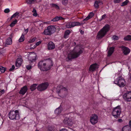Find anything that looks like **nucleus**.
Wrapping results in <instances>:
<instances>
[{"label":"nucleus","instance_id":"423d86ee","mask_svg":"<svg viewBox=\"0 0 131 131\" xmlns=\"http://www.w3.org/2000/svg\"><path fill=\"white\" fill-rule=\"evenodd\" d=\"M55 29V27L53 26H48L47 29L44 30L43 33L45 35H50L54 32Z\"/></svg>","mask_w":131,"mask_h":131},{"label":"nucleus","instance_id":"9d476101","mask_svg":"<svg viewBox=\"0 0 131 131\" xmlns=\"http://www.w3.org/2000/svg\"><path fill=\"white\" fill-rule=\"evenodd\" d=\"M98 119V116L96 114H94L90 117V121L91 124L94 125L97 123Z\"/></svg>","mask_w":131,"mask_h":131},{"label":"nucleus","instance_id":"864d4df0","mask_svg":"<svg viewBox=\"0 0 131 131\" xmlns=\"http://www.w3.org/2000/svg\"><path fill=\"white\" fill-rule=\"evenodd\" d=\"M32 12L33 13H34L36 12H36V10L35 9V8H33V10L32 11Z\"/></svg>","mask_w":131,"mask_h":131},{"label":"nucleus","instance_id":"2eb2a0df","mask_svg":"<svg viewBox=\"0 0 131 131\" xmlns=\"http://www.w3.org/2000/svg\"><path fill=\"white\" fill-rule=\"evenodd\" d=\"M121 48L123 53L124 55H126L128 54L130 52V50L128 47L124 46H122Z\"/></svg>","mask_w":131,"mask_h":131},{"label":"nucleus","instance_id":"4468645a","mask_svg":"<svg viewBox=\"0 0 131 131\" xmlns=\"http://www.w3.org/2000/svg\"><path fill=\"white\" fill-rule=\"evenodd\" d=\"M99 68V65L96 63H93L91 65L89 68V71L93 72Z\"/></svg>","mask_w":131,"mask_h":131},{"label":"nucleus","instance_id":"c03bdc74","mask_svg":"<svg viewBox=\"0 0 131 131\" xmlns=\"http://www.w3.org/2000/svg\"><path fill=\"white\" fill-rule=\"evenodd\" d=\"M41 41H39L37 42L36 43V46H38L40 44H41Z\"/></svg>","mask_w":131,"mask_h":131},{"label":"nucleus","instance_id":"a878e982","mask_svg":"<svg viewBox=\"0 0 131 131\" xmlns=\"http://www.w3.org/2000/svg\"><path fill=\"white\" fill-rule=\"evenodd\" d=\"M70 32L69 30H67L66 31L64 32V38H66L68 37V36L69 34L70 33Z\"/></svg>","mask_w":131,"mask_h":131},{"label":"nucleus","instance_id":"4c0bfd02","mask_svg":"<svg viewBox=\"0 0 131 131\" xmlns=\"http://www.w3.org/2000/svg\"><path fill=\"white\" fill-rule=\"evenodd\" d=\"M68 3V1L67 0H63L62 1V4L64 5H67Z\"/></svg>","mask_w":131,"mask_h":131},{"label":"nucleus","instance_id":"4d7b16f0","mask_svg":"<svg viewBox=\"0 0 131 131\" xmlns=\"http://www.w3.org/2000/svg\"><path fill=\"white\" fill-rule=\"evenodd\" d=\"M2 94H2V93L0 94V96H1V95H2Z\"/></svg>","mask_w":131,"mask_h":131},{"label":"nucleus","instance_id":"ea45409f","mask_svg":"<svg viewBox=\"0 0 131 131\" xmlns=\"http://www.w3.org/2000/svg\"><path fill=\"white\" fill-rule=\"evenodd\" d=\"M54 129V127L53 126H51L48 127V130L49 131H53Z\"/></svg>","mask_w":131,"mask_h":131},{"label":"nucleus","instance_id":"a18cd8bd","mask_svg":"<svg viewBox=\"0 0 131 131\" xmlns=\"http://www.w3.org/2000/svg\"><path fill=\"white\" fill-rule=\"evenodd\" d=\"M90 19V18L88 16H87L86 18L84 19L83 20V21H87V20H88L89 19Z\"/></svg>","mask_w":131,"mask_h":131},{"label":"nucleus","instance_id":"2f4dec72","mask_svg":"<svg viewBox=\"0 0 131 131\" xmlns=\"http://www.w3.org/2000/svg\"><path fill=\"white\" fill-rule=\"evenodd\" d=\"M6 70V68L2 66H0V71L2 73H4Z\"/></svg>","mask_w":131,"mask_h":131},{"label":"nucleus","instance_id":"aec40b11","mask_svg":"<svg viewBox=\"0 0 131 131\" xmlns=\"http://www.w3.org/2000/svg\"><path fill=\"white\" fill-rule=\"evenodd\" d=\"M63 19V18L61 16H56L55 17L51 20V21L53 22L57 21L60 20H62Z\"/></svg>","mask_w":131,"mask_h":131},{"label":"nucleus","instance_id":"c756f323","mask_svg":"<svg viewBox=\"0 0 131 131\" xmlns=\"http://www.w3.org/2000/svg\"><path fill=\"white\" fill-rule=\"evenodd\" d=\"M51 5L52 7H54L57 9H60L59 6L56 4L52 3L51 4Z\"/></svg>","mask_w":131,"mask_h":131},{"label":"nucleus","instance_id":"3c124183","mask_svg":"<svg viewBox=\"0 0 131 131\" xmlns=\"http://www.w3.org/2000/svg\"><path fill=\"white\" fill-rule=\"evenodd\" d=\"M60 131H68L67 129L65 128H64L61 129Z\"/></svg>","mask_w":131,"mask_h":131},{"label":"nucleus","instance_id":"e433bc0d","mask_svg":"<svg viewBox=\"0 0 131 131\" xmlns=\"http://www.w3.org/2000/svg\"><path fill=\"white\" fill-rule=\"evenodd\" d=\"M94 14L92 12L90 13L89 15H88V16L90 19L92 18L94 16Z\"/></svg>","mask_w":131,"mask_h":131},{"label":"nucleus","instance_id":"a19ab883","mask_svg":"<svg viewBox=\"0 0 131 131\" xmlns=\"http://www.w3.org/2000/svg\"><path fill=\"white\" fill-rule=\"evenodd\" d=\"M15 66L14 65H13L12 66L11 68H10L9 69V70L10 71H11L13 70H14V69H15Z\"/></svg>","mask_w":131,"mask_h":131},{"label":"nucleus","instance_id":"a211bd4d","mask_svg":"<svg viewBox=\"0 0 131 131\" xmlns=\"http://www.w3.org/2000/svg\"><path fill=\"white\" fill-rule=\"evenodd\" d=\"M23 61L22 59L21 58H18L16 62V67L20 66L22 63Z\"/></svg>","mask_w":131,"mask_h":131},{"label":"nucleus","instance_id":"c9c22d12","mask_svg":"<svg viewBox=\"0 0 131 131\" xmlns=\"http://www.w3.org/2000/svg\"><path fill=\"white\" fill-rule=\"evenodd\" d=\"M107 18V16H106V14H105L103 15L102 16V17H101V19L100 20H101L103 19H105L106 18Z\"/></svg>","mask_w":131,"mask_h":131},{"label":"nucleus","instance_id":"dca6fc26","mask_svg":"<svg viewBox=\"0 0 131 131\" xmlns=\"http://www.w3.org/2000/svg\"><path fill=\"white\" fill-rule=\"evenodd\" d=\"M28 89L27 87V86L25 85L21 88L19 92V93L20 94L23 95L26 92Z\"/></svg>","mask_w":131,"mask_h":131},{"label":"nucleus","instance_id":"79ce46f5","mask_svg":"<svg viewBox=\"0 0 131 131\" xmlns=\"http://www.w3.org/2000/svg\"><path fill=\"white\" fill-rule=\"evenodd\" d=\"M10 12V10L9 8H6L4 10V12L5 13H8Z\"/></svg>","mask_w":131,"mask_h":131},{"label":"nucleus","instance_id":"9b49d317","mask_svg":"<svg viewBox=\"0 0 131 131\" xmlns=\"http://www.w3.org/2000/svg\"><path fill=\"white\" fill-rule=\"evenodd\" d=\"M123 98L127 102L131 101V91H127L123 95Z\"/></svg>","mask_w":131,"mask_h":131},{"label":"nucleus","instance_id":"f257e3e1","mask_svg":"<svg viewBox=\"0 0 131 131\" xmlns=\"http://www.w3.org/2000/svg\"><path fill=\"white\" fill-rule=\"evenodd\" d=\"M77 41L74 42L73 43V46H76L73 50L71 52L69 53L66 58V61H68L72 59L77 58L83 52V49L79 45V43H77Z\"/></svg>","mask_w":131,"mask_h":131},{"label":"nucleus","instance_id":"c85d7f7f","mask_svg":"<svg viewBox=\"0 0 131 131\" xmlns=\"http://www.w3.org/2000/svg\"><path fill=\"white\" fill-rule=\"evenodd\" d=\"M12 39L10 38H8L6 40V43L7 45H10L12 44Z\"/></svg>","mask_w":131,"mask_h":131},{"label":"nucleus","instance_id":"39448f33","mask_svg":"<svg viewBox=\"0 0 131 131\" xmlns=\"http://www.w3.org/2000/svg\"><path fill=\"white\" fill-rule=\"evenodd\" d=\"M125 82V80L123 77L121 76H119L114 81V82L115 84L117 85L119 87H122L125 85L124 83Z\"/></svg>","mask_w":131,"mask_h":131},{"label":"nucleus","instance_id":"bf43d9fd","mask_svg":"<svg viewBox=\"0 0 131 131\" xmlns=\"http://www.w3.org/2000/svg\"><path fill=\"white\" fill-rule=\"evenodd\" d=\"M59 106H60V107L61 106V105H60Z\"/></svg>","mask_w":131,"mask_h":131},{"label":"nucleus","instance_id":"7ed1b4c3","mask_svg":"<svg viewBox=\"0 0 131 131\" xmlns=\"http://www.w3.org/2000/svg\"><path fill=\"white\" fill-rule=\"evenodd\" d=\"M110 25L108 24H106L98 32L96 37V38L100 40L106 34L107 32L110 29Z\"/></svg>","mask_w":131,"mask_h":131},{"label":"nucleus","instance_id":"6e6552de","mask_svg":"<svg viewBox=\"0 0 131 131\" xmlns=\"http://www.w3.org/2000/svg\"><path fill=\"white\" fill-rule=\"evenodd\" d=\"M49 85L47 82H45L39 84L37 88L38 90L42 91L46 89Z\"/></svg>","mask_w":131,"mask_h":131},{"label":"nucleus","instance_id":"4be33fe9","mask_svg":"<svg viewBox=\"0 0 131 131\" xmlns=\"http://www.w3.org/2000/svg\"><path fill=\"white\" fill-rule=\"evenodd\" d=\"M122 131H131V127L128 125L124 126L122 129Z\"/></svg>","mask_w":131,"mask_h":131},{"label":"nucleus","instance_id":"f8f14e48","mask_svg":"<svg viewBox=\"0 0 131 131\" xmlns=\"http://www.w3.org/2000/svg\"><path fill=\"white\" fill-rule=\"evenodd\" d=\"M63 123L66 125L71 126L73 124V122L71 119L69 117H66L63 121Z\"/></svg>","mask_w":131,"mask_h":131},{"label":"nucleus","instance_id":"412c9836","mask_svg":"<svg viewBox=\"0 0 131 131\" xmlns=\"http://www.w3.org/2000/svg\"><path fill=\"white\" fill-rule=\"evenodd\" d=\"M26 2L27 4L31 5L35 4L37 3V0H26Z\"/></svg>","mask_w":131,"mask_h":131},{"label":"nucleus","instance_id":"37998d69","mask_svg":"<svg viewBox=\"0 0 131 131\" xmlns=\"http://www.w3.org/2000/svg\"><path fill=\"white\" fill-rule=\"evenodd\" d=\"M121 0H114V2L115 4L119 3L120 2Z\"/></svg>","mask_w":131,"mask_h":131},{"label":"nucleus","instance_id":"603ef678","mask_svg":"<svg viewBox=\"0 0 131 131\" xmlns=\"http://www.w3.org/2000/svg\"><path fill=\"white\" fill-rule=\"evenodd\" d=\"M118 121L119 122H121L123 121V120L121 119H119L118 120Z\"/></svg>","mask_w":131,"mask_h":131},{"label":"nucleus","instance_id":"473e14b6","mask_svg":"<svg viewBox=\"0 0 131 131\" xmlns=\"http://www.w3.org/2000/svg\"><path fill=\"white\" fill-rule=\"evenodd\" d=\"M17 20L16 19H15L10 24V26L11 27L14 26L17 23Z\"/></svg>","mask_w":131,"mask_h":131},{"label":"nucleus","instance_id":"8fccbe9b","mask_svg":"<svg viewBox=\"0 0 131 131\" xmlns=\"http://www.w3.org/2000/svg\"><path fill=\"white\" fill-rule=\"evenodd\" d=\"M37 14L36 12L34 13L33 14V15L35 17H36L37 16Z\"/></svg>","mask_w":131,"mask_h":131},{"label":"nucleus","instance_id":"f03ea898","mask_svg":"<svg viewBox=\"0 0 131 131\" xmlns=\"http://www.w3.org/2000/svg\"><path fill=\"white\" fill-rule=\"evenodd\" d=\"M53 62L50 61L49 62L45 63L42 61H40L38 64V67L42 71H47L49 70L53 65Z\"/></svg>","mask_w":131,"mask_h":131},{"label":"nucleus","instance_id":"ddd939ff","mask_svg":"<svg viewBox=\"0 0 131 131\" xmlns=\"http://www.w3.org/2000/svg\"><path fill=\"white\" fill-rule=\"evenodd\" d=\"M57 92L59 95L63 91H67V89L62 85H58L56 88Z\"/></svg>","mask_w":131,"mask_h":131},{"label":"nucleus","instance_id":"393cba45","mask_svg":"<svg viewBox=\"0 0 131 131\" xmlns=\"http://www.w3.org/2000/svg\"><path fill=\"white\" fill-rule=\"evenodd\" d=\"M62 111V108L60 107H58L55 110L54 112L57 114H59Z\"/></svg>","mask_w":131,"mask_h":131},{"label":"nucleus","instance_id":"6ab92c4d","mask_svg":"<svg viewBox=\"0 0 131 131\" xmlns=\"http://www.w3.org/2000/svg\"><path fill=\"white\" fill-rule=\"evenodd\" d=\"M114 49L115 48L114 47L110 48L107 52V56L108 57H110L112 55L114 51Z\"/></svg>","mask_w":131,"mask_h":131},{"label":"nucleus","instance_id":"052dcab7","mask_svg":"<svg viewBox=\"0 0 131 131\" xmlns=\"http://www.w3.org/2000/svg\"><path fill=\"white\" fill-rule=\"evenodd\" d=\"M36 131H39L38 130H36Z\"/></svg>","mask_w":131,"mask_h":131},{"label":"nucleus","instance_id":"f704fd0d","mask_svg":"<svg viewBox=\"0 0 131 131\" xmlns=\"http://www.w3.org/2000/svg\"><path fill=\"white\" fill-rule=\"evenodd\" d=\"M113 39L114 40H117L119 39V38L117 36L114 35L112 37Z\"/></svg>","mask_w":131,"mask_h":131},{"label":"nucleus","instance_id":"680f3d73","mask_svg":"<svg viewBox=\"0 0 131 131\" xmlns=\"http://www.w3.org/2000/svg\"><path fill=\"white\" fill-rule=\"evenodd\" d=\"M130 13H131V10L130 11Z\"/></svg>","mask_w":131,"mask_h":131},{"label":"nucleus","instance_id":"f3484780","mask_svg":"<svg viewBox=\"0 0 131 131\" xmlns=\"http://www.w3.org/2000/svg\"><path fill=\"white\" fill-rule=\"evenodd\" d=\"M48 49L51 50L54 49L55 47L54 44L52 41L49 42L48 45Z\"/></svg>","mask_w":131,"mask_h":131},{"label":"nucleus","instance_id":"20e7f679","mask_svg":"<svg viewBox=\"0 0 131 131\" xmlns=\"http://www.w3.org/2000/svg\"><path fill=\"white\" fill-rule=\"evenodd\" d=\"M8 116L10 119H18L19 118V115L18 110L10 111L8 114Z\"/></svg>","mask_w":131,"mask_h":131},{"label":"nucleus","instance_id":"5fc2aeb1","mask_svg":"<svg viewBox=\"0 0 131 131\" xmlns=\"http://www.w3.org/2000/svg\"><path fill=\"white\" fill-rule=\"evenodd\" d=\"M129 126L131 127V120L129 122Z\"/></svg>","mask_w":131,"mask_h":131},{"label":"nucleus","instance_id":"7c9ffc66","mask_svg":"<svg viewBox=\"0 0 131 131\" xmlns=\"http://www.w3.org/2000/svg\"><path fill=\"white\" fill-rule=\"evenodd\" d=\"M129 2V1L128 0H126V1L123 2L121 5V6H123L127 5L128 3Z\"/></svg>","mask_w":131,"mask_h":131},{"label":"nucleus","instance_id":"09e8293b","mask_svg":"<svg viewBox=\"0 0 131 131\" xmlns=\"http://www.w3.org/2000/svg\"><path fill=\"white\" fill-rule=\"evenodd\" d=\"M25 29V33H23V34H25V35H26L27 34V33L28 32V28H27L26 29Z\"/></svg>","mask_w":131,"mask_h":131},{"label":"nucleus","instance_id":"6e6d98bb","mask_svg":"<svg viewBox=\"0 0 131 131\" xmlns=\"http://www.w3.org/2000/svg\"><path fill=\"white\" fill-rule=\"evenodd\" d=\"M84 32L83 31H82V30H81L80 31V33H81V34H83L84 33Z\"/></svg>","mask_w":131,"mask_h":131},{"label":"nucleus","instance_id":"b1692460","mask_svg":"<svg viewBox=\"0 0 131 131\" xmlns=\"http://www.w3.org/2000/svg\"><path fill=\"white\" fill-rule=\"evenodd\" d=\"M37 84H34L32 85L30 88L31 90L32 91L35 90L37 88Z\"/></svg>","mask_w":131,"mask_h":131},{"label":"nucleus","instance_id":"de8ad7c7","mask_svg":"<svg viewBox=\"0 0 131 131\" xmlns=\"http://www.w3.org/2000/svg\"><path fill=\"white\" fill-rule=\"evenodd\" d=\"M5 92V90L4 89L1 90L0 91V93L3 94Z\"/></svg>","mask_w":131,"mask_h":131},{"label":"nucleus","instance_id":"13d9d810","mask_svg":"<svg viewBox=\"0 0 131 131\" xmlns=\"http://www.w3.org/2000/svg\"><path fill=\"white\" fill-rule=\"evenodd\" d=\"M117 106L118 107V106H120L119 105H118V106Z\"/></svg>","mask_w":131,"mask_h":131},{"label":"nucleus","instance_id":"cd10ccee","mask_svg":"<svg viewBox=\"0 0 131 131\" xmlns=\"http://www.w3.org/2000/svg\"><path fill=\"white\" fill-rule=\"evenodd\" d=\"M124 39L125 41H130L131 40V36L128 35L124 37Z\"/></svg>","mask_w":131,"mask_h":131},{"label":"nucleus","instance_id":"72a5a7b5","mask_svg":"<svg viewBox=\"0 0 131 131\" xmlns=\"http://www.w3.org/2000/svg\"><path fill=\"white\" fill-rule=\"evenodd\" d=\"M19 14V13L18 12H16L11 17L10 19H11L13 18L16 17Z\"/></svg>","mask_w":131,"mask_h":131},{"label":"nucleus","instance_id":"58836bf2","mask_svg":"<svg viewBox=\"0 0 131 131\" xmlns=\"http://www.w3.org/2000/svg\"><path fill=\"white\" fill-rule=\"evenodd\" d=\"M36 40L35 38H33L32 39H31L29 40V42L30 43H32L35 41Z\"/></svg>","mask_w":131,"mask_h":131},{"label":"nucleus","instance_id":"bb28decb","mask_svg":"<svg viewBox=\"0 0 131 131\" xmlns=\"http://www.w3.org/2000/svg\"><path fill=\"white\" fill-rule=\"evenodd\" d=\"M25 34H22L21 37L19 39V42H21L24 41L25 39Z\"/></svg>","mask_w":131,"mask_h":131},{"label":"nucleus","instance_id":"0eeeda50","mask_svg":"<svg viewBox=\"0 0 131 131\" xmlns=\"http://www.w3.org/2000/svg\"><path fill=\"white\" fill-rule=\"evenodd\" d=\"M121 112V109L120 107H115L113 108L112 115L114 117L116 118L119 116Z\"/></svg>","mask_w":131,"mask_h":131},{"label":"nucleus","instance_id":"5701e85b","mask_svg":"<svg viewBox=\"0 0 131 131\" xmlns=\"http://www.w3.org/2000/svg\"><path fill=\"white\" fill-rule=\"evenodd\" d=\"M101 3V1H95L94 6L96 8H98L99 7L100 4Z\"/></svg>","mask_w":131,"mask_h":131},{"label":"nucleus","instance_id":"49530a36","mask_svg":"<svg viewBox=\"0 0 131 131\" xmlns=\"http://www.w3.org/2000/svg\"><path fill=\"white\" fill-rule=\"evenodd\" d=\"M26 68L28 70H29L31 68V66H28L26 67Z\"/></svg>","mask_w":131,"mask_h":131},{"label":"nucleus","instance_id":"1a4fd4ad","mask_svg":"<svg viewBox=\"0 0 131 131\" xmlns=\"http://www.w3.org/2000/svg\"><path fill=\"white\" fill-rule=\"evenodd\" d=\"M80 25L81 24L78 22L70 21L66 24V27L67 28H71L75 26Z\"/></svg>","mask_w":131,"mask_h":131}]
</instances>
